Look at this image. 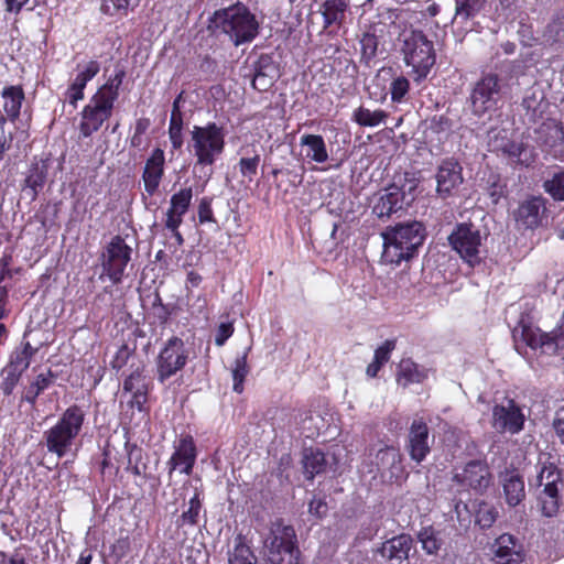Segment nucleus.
I'll return each mask as SVG.
<instances>
[{
    "mask_svg": "<svg viewBox=\"0 0 564 564\" xmlns=\"http://www.w3.org/2000/svg\"><path fill=\"white\" fill-rule=\"evenodd\" d=\"M406 449L412 460L420 464L431 452L430 429L423 419H414L408 434Z\"/></svg>",
    "mask_w": 564,
    "mask_h": 564,
    "instance_id": "21",
    "label": "nucleus"
},
{
    "mask_svg": "<svg viewBox=\"0 0 564 564\" xmlns=\"http://www.w3.org/2000/svg\"><path fill=\"white\" fill-rule=\"evenodd\" d=\"M543 189L554 200H564V171L554 172L547 180L543 182Z\"/></svg>",
    "mask_w": 564,
    "mask_h": 564,
    "instance_id": "45",
    "label": "nucleus"
},
{
    "mask_svg": "<svg viewBox=\"0 0 564 564\" xmlns=\"http://www.w3.org/2000/svg\"><path fill=\"white\" fill-rule=\"evenodd\" d=\"M1 98L3 99V111L6 113L7 121L15 122L21 112V107L24 101V91L21 86H8L1 91Z\"/></svg>",
    "mask_w": 564,
    "mask_h": 564,
    "instance_id": "29",
    "label": "nucleus"
},
{
    "mask_svg": "<svg viewBox=\"0 0 564 564\" xmlns=\"http://www.w3.org/2000/svg\"><path fill=\"white\" fill-rule=\"evenodd\" d=\"M423 375L420 372L417 365L411 359H403L399 365L398 380L403 386L420 382Z\"/></svg>",
    "mask_w": 564,
    "mask_h": 564,
    "instance_id": "46",
    "label": "nucleus"
},
{
    "mask_svg": "<svg viewBox=\"0 0 564 564\" xmlns=\"http://www.w3.org/2000/svg\"><path fill=\"white\" fill-rule=\"evenodd\" d=\"M503 84L498 74L482 75L473 86L468 102L473 115L482 117L497 110Z\"/></svg>",
    "mask_w": 564,
    "mask_h": 564,
    "instance_id": "9",
    "label": "nucleus"
},
{
    "mask_svg": "<svg viewBox=\"0 0 564 564\" xmlns=\"http://www.w3.org/2000/svg\"><path fill=\"white\" fill-rule=\"evenodd\" d=\"M435 177L437 193L443 197L448 196L463 183V167L456 159L446 158L440 163Z\"/></svg>",
    "mask_w": 564,
    "mask_h": 564,
    "instance_id": "22",
    "label": "nucleus"
},
{
    "mask_svg": "<svg viewBox=\"0 0 564 564\" xmlns=\"http://www.w3.org/2000/svg\"><path fill=\"white\" fill-rule=\"evenodd\" d=\"M202 510L200 494L196 490L194 496L188 501L187 510L183 511L178 519L180 525H196L198 522L199 512Z\"/></svg>",
    "mask_w": 564,
    "mask_h": 564,
    "instance_id": "47",
    "label": "nucleus"
},
{
    "mask_svg": "<svg viewBox=\"0 0 564 564\" xmlns=\"http://www.w3.org/2000/svg\"><path fill=\"white\" fill-rule=\"evenodd\" d=\"M376 460L380 468L393 469L401 465V454L393 446H386L378 451Z\"/></svg>",
    "mask_w": 564,
    "mask_h": 564,
    "instance_id": "50",
    "label": "nucleus"
},
{
    "mask_svg": "<svg viewBox=\"0 0 564 564\" xmlns=\"http://www.w3.org/2000/svg\"><path fill=\"white\" fill-rule=\"evenodd\" d=\"M413 549V539L410 534H399L381 544L378 553L391 564H403L409 560L410 552Z\"/></svg>",
    "mask_w": 564,
    "mask_h": 564,
    "instance_id": "24",
    "label": "nucleus"
},
{
    "mask_svg": "<svg viewBox=\"0 0 564 564\" xmlns=\"http://www.w3.org/2000/svg\"><path fill=\"white\" fill-rule=\"evenodd\" d=\"M538 134L539 141L544 145L549 148L562 147V150H564V127L561 123L547 120L541 124Z\"/></svg>",
    "mask_w": 564,
    "mask_h": 564,
    "instance_id": "35",
    "label": "nucleus"
},
{
    "mask_svg": "<svg viewBox=\"0 0 564 564\" xmlns=\"http://www.w3.org/2000/svg\"><path fill=\"white\" fill-rule=\"evenodd\" d=\"M302 464L306 479L313 480L316 475L323 474L327 469L325 454L318 448H305L303 451Z\"/></svg>",
    "mask_w": 564,
    "mask_h": 564,
    "instance_id": "32",
    "label": "nucleus"
},
{
    "mask_svg": "<svg viewBox=\"0 0 564 564\" xmlns=\"http://www.w3.org/2000/svg\"><path fill=\"white\" fill-rule=\"evenodd\" d=\"M85 417V411L79 405L68 406L57 422L43 434L47 452L55 454L58 458L70 452L83 430Z\"/></svg>",
    "mask_w": 564,
    "mask_h": 564,
    "instance_id": "5",
    "label": "nucleus"
},
{
    "mask_svg": "<svg viewBox=\"0 0 564 564\" xmlns=\"http://www.w3.org/2000/svg\"><path fill=\"white\" fill-rule=\"evenodd\" d=\"M495 150L500 152L510 163L529 166L534 162L533 151L523 142L509 139L496 140Z\"/></svg>",
    "mask_w": 564,
    "mask_h": 564,
    "instance_id": "28",
    "label": "nucleus"
},
{
    "mask_svg": "<svg viewBox=\"0 0 564 564\" xmlns=\"http://www.w3.org/2000/svg\"><path fill=\"white\" fill-rule=\"evenodd\" d=\"M448 242L469 267L474 268L480 264L482 260V236L477 226L470 223L457 224L448 236Z\"/></svg>",
    "mask_w": 564,
    "mask_h": 564,
    "instance_id": "10",
    "label": "nucleus"
},
{
    "mask_svg": "<svg viewBox=\"0 0 564 564\" xmlns=\"http://www.w3.org/2000/svg\"><path fill=\"white\" fill-rule=\"evenodd\" d=\"M486 0H455L453 22L465 23L474 19L485 7Z\"/></svg>",
    "mask_w": 564,
    "mask_h": 564,
    "instance_id": "39",
    "label": "nucleus"
},
{
    "mask_svg": "<svg viewBox=\"0 0 564 564\" xmlns=\"http://www.w3.org/2000/svg\"><path fill=\"white\" fill-rule=\"evenodd\" d=\"M131 355L132 350L127 345H121L110 361L111 368L119 371L128 364Z\"/></svg>",
    "mask_w": 564,
    "mask_h": 564,
    "instance_id": "58",
    "label": "nucleus"
},
{
    "mask_svg": "<svg viewBox=\"0 0 564 564\" xmlns=\"http://www.w3.org/2000/svg\"><path fill=\"white\" fill-rule=\"evenodd\" d=\"M381 235L382 260L386 263L400 265L419 256V250L426 238V228L421 221L412 220L389 226Z\"/></svg>",
    "mask_w": 564,
    "mask_h": 564,
    "instance_id": "2",
    "label": "nucleus"
},
{
    "mask_svg": "<svg viewBox=\"0 0 564 564\" xmlns=\"http://www.w3.org/2000/svg\"><path fill=\"white\" fill-rule=\"evenodd\" d=\"M491 473L486 460L473 459L456 470L453 481L458 486L484 494L491 485Z\"/></svg>",
    "mask_w": 564,
    "mask_h": 564,
    "instance_id": "16",
    "label": "nucleus"
},
{
    "mask_svg": "<svg viewBox=\"0 0 564 564\" xmlns=\"http://www.w3.org/2000/svg\"><path fill=\"white\" fill-rule=\"evenodd\" d=\"M400 53L416 84L427 78L436 64L434 43L421 30H405L399 36Z\"/></svg>",
    "mask_w": 564,
    "mask_h": 564,
    "instance_id": "4",
    "label": "nucleus"
},
{
    "mask_svg": "<svg viewBox=\"0 0 564 564\" xmlns=\"http://www.w3.org/2000/svg\"><path fill=\"white\" fill-rule=\"evenodd\" d=\"M260 163V155L256 154L251 158H241L238 162L239 172L243 177L252 181L257 175L258 166Z\"/></svg>",
    "mask_w": 564,
    "mask_h": 564,
    "instance_id": "53",
    "label": "nucleus"
},
{
    "mask_svg": "<svg viewBox=\"0 0 564 564\" xmlns=\"http://www.w3.org/2000/svg\"><path fill=\"white\" fill-rule=\"evenodd\" d=\"M234 334V326L231 323H221L217 330L215 336V344L217 346H223L225 343Z\"/></svg>",
    "mask_w": 564,
    "mask_h": 564,
    "instance_id": "61",
    "label": "nucleus"
},
{
    "mask_svg": "<svg viewBox=\"0 0 564 564\" xmlns=\"http://www.w3.org/2000/svg\"><path fill=\"white\" fill-rule=\"evenodd\" d=\"M123 392L130 393L129 404L131 408L142 412L148 400V382L144 375V367L138 365L123 381Z\"/></svg>",
    "mask_w": 564,
    "mask_h": 564,
    "instance_id": "23",
    "label": "nucleus"
},
{
    "mask_svg": "<svg viewBox=\"0 0 564 564\" xmlns=\"http://www.w3.org/2000/svg\"><path fill=\"white\" fill-rule=\"evenodd\" d=\"M7 123V118L4 115H0V161L3 160L4 154L8 150H10L13 141L12 132H6L4 126Z\"/></svg>",
    "mask_w": 564,
    "mask_h": 564,
    "instance_id": "56",
    "label": "nucleus"
},
{
    "mask_svg": "<svg viewBox=\"0 0 564 564\" xmlns=\"http://www.w3.org/2000/svg\"><path fill=\"white\" fill-rule=\"evenodd\" d=\"M257 557L241 538L236 540L235 547L228 553V564H256Z\"/></svg>",
    "mask_w": 564,
    "mask_h": 564,
    "instance_id": "43",
    "label": "nucleus"
},
{
    "mask_svg": "<svg viewBox=\"0 0 564 564\" xmlns=\"http://www.w3.org/2000/svg\"><path fill=\"white\" fill-rule=\"evenodd\" d=\"M126 77L123 69H116L108 80L90 97L80 111L79 135L89 138L111 117L119 89Z\"/></svg>",
    "mask_w": 564,
    "mask_h": 564,
    "instance_id": "3",
    "label": "nucleus"
},
{
    "mask_svg": "<svg viewBox=\"0 0 564 564\" xmlns=\"http://www.w3.org/2000/svg\"><path fill=\"white\" fill-rule=\"evenodd\" d=\"M124 448L128 453L127 469L130 470L134 476L145 477L148 466L144 462H142V448L139 447L137 444H131L129 442L126 443Z\"/></svg>",
    "mask_w": 564,
    "mask_h": 564,
    "instance_id": "42",
    "label": "nucleus"
},
{
    "mask_svg": "<svg viewBox=\"0 0 564 564\" xmlns=\"http://www.w3.org/2000/svg\"><path fill=\"white\" fill-rule=\"evenodd\" d=\"M544 39L550 46L564 55V9L560 10L547 24Z\"/></svg>",
    "mask_w": 564,
    "mask_h": 564,
    "instance_id": "34",
    "label": "nucleus"
},
{
    "mask_svg": "<svg viewBox=\"0 0 564 564\" xmlns=\"http://www.w3.org/2000/svg\"><path fill=\"white\" fill-rule=\"evenodd\" d=\"M476 523L481 529H489L496 522L498 518V510L495 506L481 501L478 503V508L476 510Z\"/></svg>",
    "mask_w": 564,
    "mask_h": 564,
    "instance_id": "49",
    "label": "nucleus"
},
{
    "mask_svg": "<svg viewBox=\"0 0 564 564\" xmlns=\"http://www.w3.org/2000/svg\"><path fill=\"white\" fill-rule=\"evenodd\" d=\"M140 0H102L101 12L107 15L123 14L138 7Z\"/></svg>",
    "mask_w": 564,
    "mask_h": 564,
    "instance_id": "48",
    "label": "nucleus"
},
{
    "mask_svg": "<svg viewBox=\"0 0 564 564\" xmlns=\"http://www.w3.org/2000/svg\"><path fill=\"white\" fill-rule=\"evenodd\" d=\"M264 555L268 564H300L301 552L292 525L276 520L264 539Z\"/></svg>",
    "mask_w": 564,
    "mask_h": 564,
    "instance_id": "7",
    "label": "nucleus"
},
{
    "mask_svg": "<svg viewBox=\"0 0 564 564\" xmlns=\"http://www.w3.org/2000/svg\"><path fill=\"white\" fill-rule=\"evenodd\" d=\"M300 144L306 149L305 158L312 162L322 164L327 162L328 152L325 140L319 134H303Z\"/></svg>",
    "mask_w": 564,
    "mask_h": 564,
    "instance_id": "31",
    "label": "nucleus"
},
{
    "mask_svg": "<svg viewBox=\"0 0 564 564\" xmlns=\"http://www.w3.org/2000/svg\"><path fill=\"white\" fill-rule=\"evenodd\" d=\"M197 449L192 435H181L178 441L174 443V452L166 465L169 475L178 469L180 473L191 475L196 463Z\"/></svg>",
    "mask_w": 564,
    "mask_h": 564,
    "instance_id": "18",
    "label": "nucleus"
},
{
    "mask_svg": "<svg viewBox=\"0 0 564 564\" xmlns=\"http://www.w3.org/2000/svg\"><path fill=\"white\" fill-rule=\"evenodd\" d=\"M412 200L411 193L406 194L401 186L393 183L380 194L373 206V214L379 218L390 217L410 205Z\"/></svg>",
    "mask_w": 564,
    "mask_h": 564,
    "instance_id": "19",
    "label": "nucleus"
},
{
    "mask_svg": "<svg viewBox=\"0 0 564 564\" xmlns=\"http://www.w3.org/2000/svg\"><path fill=\"white\" fill-rule=\"evenodd\" d=\"M252 87L259 91H265L273 84V77L269 75H253Z\"/></svg>",
    "mask_w": 564,
    "mask_h": 564,
    "instance_id": "63",
    "label": "nucleus"
},
{
    "mask_svg": "<svg viewBox=\"0 0 564 564\" xmlns=\"http://www.w3.org/2000/svg\"><path fill=\"white\" fill-rule=\"evenodd\" d=\"M502 487L506 501L509 506H518L525 497L524 481L514 471H507L502 477Z\"/></svg>",
    "mask_w": 564,
    "mask_h": 564,
    "instance_id": "30",
    "label": "nucleus"
},
{
    "mask_svg": "<svg viewBox=\"0 0 564 564\" xmlns=\"http://www.w3.org/2000/svg\"><path fill=\"white\" fill-rule=\"evenodd\" d=\"M538 62L536 55L532 51H527L525 53H521L520 57L503 63L502 68L512 77H520L525 75L527 70L533 66H535Z\"/></svg>",
    "mask_w": 564,
    "mask_h": 564,
    "instance_id": "40",
    "label": "nucleus"
},
{
    "mask_svg": "<svg viewBox=\"0 0 564 564\" xmlns=\"http://www.w3.org/2000/svg\"><path fill=\"white\" fill-rule=\"evenodd\" d=\"M131 251L121 236L112 237L100 256L102 273L99 279L106 275L113 285L121 283L127 264L131 259Z\"/></svg>",
    "mask_w": 564,
    "mask_h": 564,
    "instance_id": "11",
    "label": "nucleus"
},
{
    "mask_svg": "<svg viewBox=\"0 0 564 564\" xmlns=\"http://www.w3.org/2000/svg\"><path fill=\"white\" fill-rule=\"evenodd\" d=\"M395 348V340L388 339L375 350L373 361L383 366L389 359L391 351Z\"/></svg>",
    "mask_w": 564,
    "mask_h": 564,
    "instance_id": "57",
    "label": "nucleus"
},
{
    "mask_svg": "<svg viewBox=\"0 0 564 564\" xmlns=\"http://www.w3.org/2000/svg\"><path fill=\"white\" fill-rule=\"evenodd\" d=\"M183 126L184 124H169V139L174 151L180 150L184 144Z\"/></svg>",
    "mask_w": 564,
    "mask_h": 564,
    "instance_id": "60",
    "label": "nucleus"
},
{
    "mask_svg": "<svg viewBox=\"0 0 564 564\" xmlns=\"http://www.w3.org/2000/svg\"><path fill=\"white\" fill-rule=\"evenodd\" d=\"M553 429L561 444L564 446V408H562L553 421Z\"/></svg>",
    "mask_w": 564,
    "mask_h": 564,
    "instance_id": "64",
    "label": "nucleus"
},
{
    "mask_svg": "<svg viewBox=\"0 0 564 564\" xmlns=\"http://www.w3.org/2000/svg\"><path fill=\"white\" fill-rule=\"evenodd\" d=\"M192 350L178 336L170 337L161 347L156 359V379L164 383L182 371L191 359Z\"/></svg>",
    "mask_w": 564,
    "mask_h": 564,
    "instance_id": "8",
    "label": "nucleus"
},
{
    "mask_svg": "<svg viewBox=\"0 0 564 564\" xmlns=\"http://www.w3.org/2000/svg\"><path fill=\"white\" fill-rule=\"evenodd\" d=\"M188 152L194 156V169H199V178L207 184L213 176L212 166L223 155L226 147V129L216 122L194 126L189 132Z\"/></svg>",
    "mask_w": 564,
    "mask_h": 564,
    "instance_id": "1",
    "label": "nucleus"
},
{
    "mask_svg": "<svg viewBox=\"0 0 564 564\" xmlns=\"http://www.w3.org/2000/svg\"><path fill=\"white\" fill-rule=\"evenodd\" d=\"M388 112L382 109L371 110L365 106H359L352 111L351 120L364 128H375L384 123Z\"/></svg>",
    "mask_w": 564,
    "mask_h": 564,
    "instance_id": "38",
    "label": "nucleus"
},
{
    "mask_svg": "<svg viewBox=\"0 0 564 564\" xmlns=\"http://www.w3.org/2000/svg\"><path fill=\"white\" fill-rule=\"evenodd\" d=\"M248 350L249 349H247L241 355L236 357L234 366L231 368V376L234 381L232 390L239 394L242 393L243 391V382L249 373V366L247 362Z\"/></svg>",
    "mask_w": 564,
    "mask_h": 564,
    "instance_id": "41",
    "label": "nucleus"
},
{
    "mask_svg": "<svg viewBox=\"0 0 564 564\" xmlns=\"http://www.w3.org/2000/svg\"><path fill=\"white\" fill-rule=\"evenodd\" d=\"M561 473L553 463H544L533 480L529 485L543 487L539 495L541 510L545 517H554L558 511V487Z\"/></svg>",
    "mask_w": 564,
    "mask_h": 564,
    "instance_id": "12",
    "label": "nucleus"
},
{
    "mask_svg": "<svg viewBox=\"0 0 564 564\" xmlns=\"http://www.w3.org/2000/svg\"><path fill=\"white\" fill-rule=\"evenodd\" d=\"M193 198L192 187L181 188L170 198V207L165 213L164 227L166 229H175L181 226L183 217L188 212Z\"/></svg>",
    "mask_w": 564,
    "mask_h": 564,
    "instance_id": "25",
    "label": "nucleus"
},
{
    "mask_svg": "<svg viewBox=\"0 0 564 564\" xmlns=\"http://www.w3.org/2000/svg\"><path fill=\"white\" fill-rule=\"evenodd\" d=\"M348 7L349 0H326L322 6L324 30L328 29L333 24H341Z\"/></svg>",
    "mask_w": 564,
    "mask_h": 564,
    "instance_id": "36",
    "label": "nucleus"
},
{
    "mask_svg": "<svg viewBox=\"0 0 564 564\" xmlns=\"http://www.w3.org/2000/svg\"><path fill=\"white\" fill-rule=\"evenodd\" d=\"M378 44V37L373 33H364L360 39L361 61L369 64L377 55Z\"/></svg>",
    "mask_w": 564,
    "mask_h": 564,
    "instance_id": "51",
    "label": "nucleus"
},
{
    "mask_svg": "<svg viewBox=\"0 0 564 564\" xmlns=\"http://www.w3.org/2000/svg\"><path fill=\"white\" fill-rule=\"evenodd\" d=\"M533 348H540L543 354L555 355L560 349L564 348V312L557 326L551 333H541L539 329L534 330L529 326H522L520 329L513 330V338H518Z\"/></svg>",
    "mask_w": 564,
    "mask_h": 564,
    "instance_id": "13",
    "label": "nucleus"
},
{
    "mask_svg": "<svg viewBox=\"0 0 564 564\" xmlns=\"http://www.w3.org/2000/svg\"><path fill=\"white\" fill-rule=\"evenodd\" d=\"M50 159H40L31 163L24 178L23 193L34 202L43 189L48 174Z\"/></svg>",
    "mask_w": 564,
    "mask_h": 564,
    "instance_id": "27",
    "label": "nucleus"
},
{
    "mask_svg": "<svg viewBox=\"0 0 564 564\" xmlns=\"http://www.w3.org/2000/svg\"><path fill=\"white\" fill-rule=\"evenodd\" d=\"M496 564H525V554L518 539L509 533L499 535L490 545Z\"/></svg>",
    "mask_w": 564,
    "mask_h": 564,
    "instance_id": "20",
    "label": "nucleus"
},
{
    "mask_svg": "<svg viewBox=\"0 0 564 564\" xmlns=\"http://www.w3.org/2000/svg\"><path fill=\"white\" fill-rule=\"evenodd\" d=\"M327 511L328 506L326 501L322 498L314 497L308 503V512L316 518L321 519L325 517Z\"/></svg>",
    "mask_w": 564,
    "mask_h": 564,
    "instance_id": "62",
    "label": "nucleus"
},
{
    "mask_svg": "<svg viewBox=\"0 0 564 564\" xmlns=\"http://www.w3.org/2000/svg\"><path fill=\"white\" fill-rule=\"evenodd\" d=\"M56 378L57 376L51 369L39 373L34 380L31 381L28 387H25L22 399L29 404L34 405L39 395L48 389L54 383Z\"/></svg>",
    "mask_w": 564,
    "mask_h": 564,
    "instance_id": "33",
    "label": "nucleus"
},
{
    "mask_svg": "<svg viewBox=\"0 0 564 564\" xmlns=\"http://www.w3.org/2000/svg\"><path fill=\"white\" fill-rule=\"evenodd\" d=\"M417 540L426 554L436 555L444 544V533L433 525H427L419 531Z\"/></svg>",
    "mask_w": 564,
    "mask_h": 564,
    "instance_id": "37",
    "label": "nucleus"
},
{
    "mask_svg": "<svg viewBox=\"0 0 564 564\" xmlns=\"http://www.w3.org/2000/svg\"><path fill=\"white\" fill-rule=\"evenodd\" d=\"M212 21L236 46L249 43L258 35L259 23L256 17L240 2L216 11Z\"/></svg>",
    "mask_w": 564,
    "mask_h": 564,
    "instance_id": "6",
    "label": "nucleus"
},
{
    "mask_svg": "<svg viewBox=\"0 0 564 564\" xmlns=\"http://www.w3.org/2000/svg\"><path fill=\"white\" fill-rule=\"evenodd\" d=\"M410 90V82L404 76L393 78L390 84V95L392 102H402Z\"/></svg>",
    "mask_w": 564,
    "mask_h": 564,
    "instance_id": "52",
    "label": "nucleus"
},
{
    "mask_svg": "<svg viewBox=\"0 0 564 564\" xmlns=\"http://www.w3.org/2000/svg\"><path fill=\"white\" fill-rule=\"evenodd\" d=\"M512 216L520 229L534 230L543 227L549 218L547 199L541 195L528 196L519 202Z\"/></svg>",
    "mask_w": 564,
    "mask_h": 564,
    "instance_id": "14",
    "label": "nucleus"
},
{
    "mask_svg": "<svg viewBox=\"0 0 564 564\" xmlns=\"http://www.w3.org/2000/svg\"><path fill=\"white\" fill-rule=\"evenodd\" d=\"M37 348L31 346L29 341L22 343L10 355L8 365L3 369V391L11 393L18 384L22 373L29 368L32 357Z\"/></svg>",
    "mask_w": 564,
    "mask_h": 564,
    "instance_id": "17",
    "label": "nucleus"
},
{
    "mask_svg": "<svg viewBox=\"0 0 564 564\" xmlns=\"http://www.w3.org/2000/svg\"><path fill=\"white\" fill-rule=\"evenodd\" d=\"M521 106L527 111V116L530 117V120H535V118L542 113L541 99H539L534 93L530 95L527 94L522 99Z\"/></svg>",
    "mask_w": 564,
    "mask_h": 564,
    "instance_id": "54",
    "label": "nucleus"
},
{
    "mask_svg": "<svg viewBox=\"0 0 564 564\" xmlns=\"http://www.w3.org/2000/svg\"><path fill=\"white\" fill-rule=\"evenodd\" d=\"M198 219L199 223H215V217L212 208V198L203 197L198 205Z\"/></svg>",
    "mask_w": 564,
    "mask_h": 564,
    "instance_id": "59",
    "label": "nucleus"
},
{
    "mask_svg": "<svg viewBox=\"0 0 564 564\" xmlns=\"http://www.w3.org/2000/svg\"><path fill=\"white\" fill-rule=\"evenodd\" d=\"M525 415L513 399L505 398L492 408L491 426L498 433L519 434L524 429Z\"/></svg>",
    "mask_w": 564,
    "mask_h": 564,
    "instance_id": "15",
    "label": "nucleus"
},
{
    "mask_svg": "<svg viewBox=\"0 0 564 564\" xmlns=\"http://www.w3.org/2000/svg\"><path fill=\"white\" fill-rule=\"evenodd\" d=\"M78 73L72 85L77 88L85 90L88 82H90L100 70V64L98 61H89L84 65H78Z\"/></svg>",
    "mask_w": 564,
    "mask_h": 564,
    "instance_id": "44",
    "label": "nucleus"
},
{
    "mask_svg": "<svg viewBox=\"0 0 564 564\" xmlns=\"http://www.w3.org/2000/svg\"><path fill=\"white\" fill-rule=\"evenodd\" d=\"M429 129L434 133H447L452 129V121L445 115H435L430 119Z\"/></svg>",
    "mask_w": 564,
    "mask_h": 564,
    "instance_id": "55",
    "label": "nucleus"
},
{
    "mask_svg": "<svg viewBox=\"0 0 564 564\" xmlns=\"http://www.w3.org/2000/svg\"><path fill=\"white\" fill-rule=\"evenodd\" d=\"M164 151L160 148H155L148 158L142 172L144 191L149 196L154 195L160 186L161 180L164 175Z\"/></svg>",
    "mask_w": 564,
    "mask_h": 564,
    "instance_id": "26",
    "label": "nucleus"
}]
</instances>
